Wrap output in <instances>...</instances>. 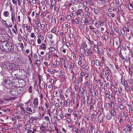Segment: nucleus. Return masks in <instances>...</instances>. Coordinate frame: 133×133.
<instances>
[{
	"mask_svg": "<svg viewBox=\"0 0 133 133\" xmlns=\"http://www.w3.org/2000/svg\"><path fill=\"white\" fill-rule=\"evenodd\" d=\"M8 42H2L0 45V49L2 50L5 52H7V50L8 49Z\"/></svg>",
	"mask_w": 133,
	"mask_h": 133,
	"instance_id": "obj_1",
	"label": "nucleus"
},
{
	"mask_svg": "<svg viewBox=\"0 0 133 133\" xmlns=\"http://www.w3.org/2000/svg\"><path fill=\"white\" fill-rule=\"evenodd\" d=\"M110 95H109V94L108 93H107L105 94V96L106 97L109 98V99H110Z\"/></svg>",
	"mask_w": 133,
	"mask_h": 133,
	"instance_id": "obj_49",
	"label": "nucleus"
},
{
	"mask_svg": "<svg viewBox=\"0 0 133 133\" xmlns=\"http://www.w3.org/2000/svg\"><path fill=\"white\" fill-rule=\"evenodd\" d=\"M98 54L99 56H101L102 55H103L104 53V51L103 49H101V50H98Z\"/></svg>",
	"mask_w": 133,
	"mask_h": 133,
	"instance_id": "obj_22",
	"label": "nucleus"
},
{
	"mask_svg": "<svg viewBox=\"0 0 133 133\" xmlns=\"http://www.w3.org/2000/svg\"><path fill=\"white\" fill-rule=\"evenodd\" d=\"M74 36V35L72 33H71V32H70V33L69 34V37L70 38H71V37H73Z\"/></svg>",
	"mask_w": 133,
	"mask_h": 133,
	"instance_id": "obj_57",
	"label": "nucleus"
},
{
	"mask_svg": "<svg viewBox=\"0 0 133 133\" xmlns=\"http://www.w3.org/2000/svg\"><path fill=\"white\" fill-rule=\"evenodd\" d=\"M16 117L18 119H21L22 118V117L19 115L16 116Z\"/></svg>",
	"mask_w": 133,
	"mask_h": 133,
	"instance_id": "obj_56",
	"label": "nucleus"
},
{
	"mask_svg": "<svg viewBox=\"0 0 133 133\" xmlns=\"http://www.w3.org/2000/svg\"><path fill=\"white\" fill-rule=\"evenodd\" d=\"M3 14L4 16L7 17L9 16V13L7 11H5L4 12Z\"/></svg>",
	"mask_w": 133,
	"mask_h": 133,
	"instance_id": "obj_25",
	"label": "nucleus"
},
{
	"mask_svg": "<svg viewBox=\"0 0 133 133\" xmlns=\"http://www.w3.org/2000/svg\"><path fill=\"white\" fill-rule=\"evenodd\" d=\"M8 49L7 50V52L12 51L14 50V44L10 42H8Z\"/></svg>",
	"mask_w": 133,
	"mask_h": 133,
	"instance_id": "obj_6",
	"label": "nucleus"
},
{
	"mask_svg": "<svg viewBox=\"0 0 133 133\" xmlns=\"http://www.w3.org/2000/svg\"><path fill=\"white\" fill-rule=\"evenodd\" d=\"M32 51H31L30 54H29V55L28 56V57L29 59L31 61V57H32Z\"/></svg>",
	"mask_w": 133,
	"mask_h": 133,
	"instance_id": "obj_46",
	"label": "nucleus"
},
{
	"mask_svg": "<svg viewBox=\"0 0 133 133\" xmlns=\"http://www.w3.org/2000/svg\"><path fill=\"white\" fill-rule=\"evenodd\" d=\"M75 23L76 24H78L79 23V20L77 18H75L74 20Z\"/></svg>",
	"mask_w": 133,
	"mask_h": 133,
	"instance_id": "obj_43",
	"label": "nucleus"
},
{
	"mask_svg": "<svg viewBox=\"0 0 133 133\" xmlns=\"http://www.w3.org/2000/svg\"><path fill=\"white\" fill-rule=\"evenodd\" d=\"M110 45L111 46H113L114 45V39L111 38L110 39Z\"/></svg>",
	"mask_w": 133,
	"mask_h": 133,
	"instance_id": "obj_31",
	"label": "nucleus"
},
{
	"mask_svg": "<svg viewBox=\"0 0 133 133\" xmlns=\"http://www.w3.org/2000/svg\"><path fill=\"white\" fill-rule=\"evenodd\" d=\"M110 112L111 113V115H112L114 117L116 116L117 114L116 111L113 109L111 110Z\"/></svg>",
	"mask_w": 133,
	"mask_h": 133,
	"instance_id": "obj_20",
	"label": "nucleus"
},
{
	"mask_svg": "<svg viewBox=\"0 0 133 133\" xmlns=\"http://www.w3.org/2000/svg\"><path fill=\"white\" fill-rule=\"evenodd\" d=\"M11 20L12 21V23H14V22L15 20V13L14 12H12L11 13Z\"/></svg>",
	"mask_w": 133,
	"mask_h": 133,
	"instance_id": "obj_15",
	"label": "nucleus"
},
{
	"mask_svg": "<svg viewBox=\"0 0 133 133\" xmlns=\"http://www.w3.org/2000/svg\"><path fill=\"white\" fill-rule=\"evenodd\" d=\"M93 12L95 13L96 14H97L98 13H99V11H98V10H97L95 9H94V10L93 11Z\"/></svg>",
	"mask_w": 133,
	"mask_h": 133,
	"instance_id": "obj_52",
	"label": "nucleus"
},
{
	"mask_svg": "<svg viewBox=\"0 0 133 133\" xmlns=\"http://www.w3.org/2000/svg\"><path fill=\"white\" fill-rule=\"evenodd\" d=\"M84 50L85 55L87 56L91 55L93 53L92 50L90 48H86L84 49Z\"/></svg>",
	"mask_w": 133,
	"mask_h": 133,
	"instance_id": "obj_7",
	"label": "nucleus"
},
{
	"mask_svg": "<svg viewBox=\"0 0 133 133\" xmlns=\"http://www.w3.org/2000/svg\"><path fill=\"white\" fill-rule=\"evenodd\" d=\"M108 11L109 12H111L112 11H116V9L114 7L111 6L110 8L108 9Z\"/></svg>",
	"mask_w": 133,
	"mask_h": 133,
	"instance_id": "obj_19",
	"label": "nucleus"
},
{
	"mask_svg": "<svg viewBox=\"0 0 133 133\" xmlns=\"http://www.w3.org/2000/svg\"><path fill=\"white\" fill-rule=\"evenodd\" d=\"M45 105L46 107V108L48 109L49 108V104L48 103L45 102Z\"/></svg>",
	"mask_w": 133,
	"mask_h": 133,
	"instance_id": "obj_60",
	"label": "nucleus"
},
{
	"mask_svg": "<svg viewBox=\"0 0 133 133\" xmlns=\"http://www.w3.org/2000/svg\"><path fill=\"white\" fill-rule=\"evenodd\" d=\"M93 47L94 50L96 52L98 51L99 49L98 45L96 44H94Z\"/></svg>",
	"mask_w": 133,
	"mask_h": 133,
	"instance_id": "obj_23",
	"label": "nucleus"
},
{
	"mask_svg": "<svg viewBox=\"0 0 133 133\" xmlns=\"http://www.w3.org/2000/svg\"><path fill=\"white\" fill-rule=\"evenodd\" d=\"M112 116L110 112H108L106 114V117L108 120H110L112 118Z\"/></svg>",
	"mask_w": 133,
	"mask_h": 133,
	"instance_id": "obj_13",
	"label": "nucleus"
},
{
	"mask_svg": "<svg viewBox=\"0 0 133 133\" xmlns=\"http://www.w3.org/2000/svg\"><path fill=\"white\" fill-rule=\"evenodd\" d=\"M85 130L84 128L83 127H82L81 128V130H80V133H83V130Z\"/></svg>",
	"mask_w": 133,
	"mask_h": 133,
	"instance_id": "obj_64",
	"label": "nucleus"
},
{
	"mask_svg": "<svg viewBox=\"0 0 133 133\" xmlns=\"http://www.w3.org/2000/svg\"><path fill=\"white\" fill-rule=\"evenodd\" d=\"M17 90L16 87L11 89L10 91V93L12 96H17L18 95Z\"/></svg>",
	"mask_w": 133,
	"mask_h": 133,
	"instance_id": "obj_5",
	"label": "nucleus"
},
{
	"mask_svg": "<svg viewBox=\"0 0 133 133\" xmlns=\"http://www.w3.org/2000/svg\"><path fill=\"white\" fill-rule=\"evenodd\" d=\"M129 109V113H132L133 112V109L132 107H129L128 108Z\"/></svg>",
	"mask_w": 133,
	"mask_h": 133,
	"instance_id": "obj_42",
	"label": "nucleus"
},
{
	"mask_svg": "<svg viewBox=\"0 0 133 133\" xmlns=\"http://www.w3.org/2000/svg\"><path fill=\"white\" fill-rule=\"evenodd\" d=\"M20 69H16L14 71H13L11 73L12 76L17 79H19L20 77V76L19 75L16 74V73L18 71L20 72Z\"/></svg>",
	"mask_w": 133,
	"mask_h": 133,
	"instance_id": "obj_4",
	"label": "nucleus"
},
{
	"mask_svg": "<svg viewBox=\"0 0 133 133\" xmlns=\"http://www.w3.org/2000/svg\"><path fill=\"white\" fill-rule=\"evenodd\" d=\"M94 62L95 64L98 66L101 65V63H102V64H103L99 60L97 59H96L95 60H93L92 61V62Z\"/></svg>",
	"mask_w": 133,
	"mask_h": 133,
	"instance_id": "obj_11",
	"label": "nucleus"
},
{
	"mask_svg": "<svg viewBox=\"0 0 133 133\" xmlns=\"http://www.w3.org/2000/svg\"><path fill=\"white\" fill-rule=\"evenodd\" d=\"M103 109L101 108V109H99V112H100V114L99 116L101 115V114H102L103 113Z\"/></svg>",
	"mask_w": 133,
	"mask_h": 133,
	"instance_id": "obj_55",
	"label": "nucleus"
},
{
	"mask_svg": "<svg viewBox=\"0 0 133 133\" xmlns=\"http://www.w3.org/2000/svg\"><path fill=\"white\" fill-rule=\"evenodd\" d=\"M119 107L121 110H124L125 108L124 105L123 104H120Z\"/></svg>",
	"mask_w": 133,
	"mask_h": 133,
	"instance_id": "obj_27",
	"label": "nucleus"
},
{
	"mask_svg": "<svg viewBox=\"0 0 133 133\" xmlns=\"http://www.w3.org/2000/svg\"><path fill=\"white\" fill-rule=\"evenodd\" d=\"M31 125L29 124H27L25 125L24 127L25 129L26 130H27L29 129H30L31 128Z\"/></svg>",
	"mask_w": 133,
	"mask_h": 133,
	"instance_id": "obj_26",
	"label": "nucleus"
},
{
	"mask_svg": "<svg viewBox=\"0 0 133 133\" xmlns=\"http://www.w3.org/2000/svg\"><path fill=\"white\" fill-rule=\"evenodd\" d=\"M88 41L89 42L90 44L91 45H94V44H94L93 41H91L89 39H88Z\"/></svg>",
	"mask_w": 133,
	"mask_h": 133,
	"instance_id": "obj_59",
	"label": "nucleus"
},
{
	"mask_svg": "<svg viewBox=\"0 0 133 133\" xmlns=\"http://www.w3.org/2000/svg\"><path fill=\"white\" fill-rule=\"evenodd\" d=\"M100 5L102 6H105L107 3V1L106 0H100Z\"/></svg>",
	"mask_w": 133,
	"mask_h": 133,
	"instance_id": "obj_17",
	"label": "nucleus"
},
{
	"mask_svg": "<svg viewBox=\"0 0 133 133\" xmlns=\"http://www.w3.org/2000/svg\"><path fill=\"white\" fill-rule=\"evenodd\" d=\"M38 99L37 98H35L34 99L33 101V104L34 106L35 107V108L36 109L37 108V107L38 105Z\"/></svg>",
	"mask_w": 133,
	"mask_h": 133,
	"instance_id": "obj_12",
	"label": "nucleus"
},
{
	"mask_svg": "<svg viewBox=\"0 0 133 133\" xmlns=\"http://www.w3.org/2000/svg\"><path fill=\"white\" fill-rule=\"evenodd\" d=\"M5 67L8 70H11L14 68L15 64L12 63L7 62L5 63Z\"/></svg>",
	"mask_w": 133,
	"mask_h": 133,
	"instance_id": "obj_3",
	"label": "nucleus"
},
{
	"mask_svg": "<svg viewBox=\"0 0 133 133\" xmlns=\"http://www.w3.org/2000/svg\"><path fill=\"white\" fill-rule=\"evenodd\" d=\"M125 127L127 128L129 131H131L132 129V127L131 125H130L129 124L126 125L125 126Z\"/></svg>",
	"mask_w": 133,
	"mask_h": 133,
	"instance_id": "obj_32",
	"label": "nucleus"
},
{
	"mask_svg": "<svg viewBox=\"0 0 133 133\" xmlns=\"http://www.w3.org/2000/svg\"><path fill=\"white\" fill-rule=\"evenodd\" d=\"M125 91L127 92H128L130 90V87L129 86L126 85L125 86Z\"/></svg>",
	"mask_w": 133,
	"mask_h": 133,
	"instance_id": "obj_29",
	"label": "nucleus"
},
{
	"mask_svg": "<svg viewBox=\"0 0 133 133\" xmlns=\"http://www.w3.org/2000/svg\"><path fill=\"white\" fill-rule=\"evenodd\" d=\"M128 6L130 10H133V3H131V2H130L129 4V5H128Z\"/></svg>",
	"mask_w": 133,
	"mask_h": 133,
	"instance_id": "obj_21",
	"label": "nucleus"
},
{
	"mask_svg": "<svg viewBox=\"0 0 133 133\" xmlns=\"http://www.w3.org/2000/svg\"><path fill=\"white\" fill-rule=\"evenodd\" d=\"M47 37L48 38H49L50 39H51L52 38L53 36L52 35V34H48L47 35Z\"/></svg>",
	"mask_w": 133,
	"mask_h": 133,
	"instance_id": "obj_44",
	"label": "nucleus"
},
{
	"mask_svg": "<svg viewBox=\"0 0 133 133\" xmlns=\"http://www.w3.org/2000/svg\"><path fill=\"white\" fill-rule=\"evenodd\" d=\"M38 109L40 112L44 110V108L42 106H39L38 108Z\"/></svg>",
	"mask_w": 133,
	"mask_h": 133,
	"instance_id": "obj_40",
	"label": "nucleus"
},
{
	"mask_svg": "<svg viewBox=\"0 0 133 133\" xmlns=\"http://www.w3.org/2000/svg\"><path fill=\"white\" fill-rule=\"evenodd\" d=\"M108 25L109 26L110 28H112V23L111 22H109L108 23Z\"/></svg>",
	"mask_w": 133,
	"mask_h": 133,
	"instance_id": "obj_63",
	"label": "nucleus"
},
{
	"mask_svg": "<svg viewBox=\"0 0 133 133\" xmlns=\"http://www.w3.org/2000/svg\"><path fill=\"white\" fill-rule=\"evenodd\" d=\"M122 77L121 79V83L124 86H125L128 85V83L127 81L125 80L123 78V76L121 74Z\"/></svg>",
	"mask_w": 133,
	"mask_h": 133,
	"instance_id": "obj_9",
	"label": "nucleus"
},
{
	"mask_svg": "<svg viewBox=\"0 0 133 133\" xmlns=\"http://www.w3.org/2000/svg\"><path fill=\"white\" fill-rule=\"evenodd\" d=\"M87 47V45L85 42H84L82 43L80 47V49H83V50H84V49H85Z\"/></svg>",
	"mask_w": 133,
	"mask_h": 133,
	"instance_id": "obj_14",
	"label": "nucleus"
},
{
	"mask_svg": "<svg viewBox=\"0 0 133 133\" xmlns=\"http://www.w3.org/2000/svg\"><path fill=\"white\" fill-rule=\"evenodd\" d=\"M83 76L80 75L79 76V81H80V82H82L83 81Z\"/></svg>",
	"mask_w": 133,
	"mask_h": 133,
	"instance_id": "obj_54",
	"label": "nucleus"
},
{
	"mask_svg": "<svg viewBox=\"0 0 133 133\" xmlns=\"http://www.w3.org/2000/svg\"><path fill=\"white\" fill-rule=\"evenodd\" d=\"M49 50L51 51H54L55 50V49L53 47H50L49 48Z\"/></svg>",
	"mask_w": 133,
	"mask_h": 133,
	"instance_id": "obj_50",
	"label": "nucleus"
},
{
	"mask_svg": "<svg viewBox=\"0 0 133 133\" xmlns=\"http://www.w3.org/2000/svg\"><path fill=\"white\" fill-rule=\"evenodd\" d=\"M92 85L91 82H90V83H88L87 85V87L88 89H89V88Z\"/></svg>",
	"mask_w": 133,
	"mask_h": 133,
	"instance_id": "obj_62",
	"label": "nucleus"
},
{
	"mask_svg": "<svg viewBox=\"0 0 133 133\" xmlns=\"http://www.w3.org/2000/svg\"><path fill=\"white\" fill-rule=\"evenodd\" d=\"M34 129H33V131H32L31 130L29 129L27 130V132L28 133H32L34 131Z\"/></svg>",
	"mask_w": 133,
	"mask_h": 133,
	"instance_id": "obj_47",
	"label": "nucleus"
},
{
	"mask_svg": "<svg viewBox=\"0 0 133 133\" xmlns=\"http://www.w3.org/2000/svg\"><path fill=\"white\" fill-rule=\"evenodd\" d=\"M16 125L18 127H21L22 126V124L21 123H19L17 124H16Z\"/></svg>",
	"mask_w": 133,
	"mask_h": 133,
	"instance_id": "obj_61",
	"label": "nucleus"
},
{
	"mask_svg": "<svg viewBox=\"0 0 133 133\" xmlns=\"http://www.w3.org/2000/svg\"><path fill=\"white\" fill-rule=\"evenodd\" d=\"M4 83L5 87L8 89L10 88L12 85L11 82L10 80L7 79H5Z\"/></svg>",
	"mask_w": 133,
	"mask_h": 133,
	"instance_id": "obj_2",
	"label": "nucleus"
},
{
	"mask_svg": "<svg viewBox=\"0 0 133 133\" xmlns=\"http://www.w3.org/2000/svg\"><path fill=\"white\" fill-rule=\"evenodd\" d=\"M105 69L106 71H108V72H111V71L110 70L108 66L105 68Z\"/></svg>",
	"mask_w": 133,
	"mask_h": 133,
	"instance_id": "obj_53",
	"label": "nucleus"
},
{
	"mask_svg": "<svg viewBox=\"0 0 133 133\" xmlns=\"http://www.w3.org/2000/svg\"><path fill=\"white\" fill-rule=\"evenodd\" d=\"M103 37L105 41H107L109 39L108 36L106 34H104L103 36Z\"/></svg>",
	"mask_w": 133,
	"mask_h": 133,
	"instance_id": "obj_30",
	"label": "nucleus"
},
{
	"mask_svg": "<svg viewBox=\"0 0 133 133\" xmlns=\"http://www.w3.org/2000/svg\"><path fill=\"white\" fill-rule=\"evenodd\" d=\"M44 119L46 120V122H49L50 121L49 117L48 116H45L44 117Z\"/></svg>",
	"mask_w": 133,
	"mask_h": 133,
	"instance_id": "obj_39",
	"label": "nucleus"
},
{
	"mask_svg": "<svg viewBox=\"0 0 133 133\" xmlns=\"http://www.w3.org/2000/svg\"><path fill=\"white\" fill-rule=\"evenodd\" d=\"M41 64V61L39 59H37L35 61L34 64L37 65H40Z\"/></svg>",
	"mask_w": 133,
	"mask_h": 133,
	"instance_id": "obj_28",
	"label": "nucleus"
},
{
	"mask_svg": "<svg viewBox=\"0 0 133 133\" xmlns=\"http://www.w3.org/2000/svg\"><path fill=\"white\" fill-rule=\"evenodd\" d=\"M18 94H20L23 91V89L22 88H17Z\"/></svg>",
	"mask_w": 133,
	"mask_h": 133,
	"instance_id": "obj_24",
	"label": "nucleus"
},
{
	"mask_svg": "<svg viewBox=\"0 0 133 133\" xmlns=\"http://www.w3.org/2000/svg\"><path fill=\"white\" fill-rule=\"evenodd\" d=\"M129 74L130 75V76H132V72L131 70L130 69V68L129 67Z\"/></svg>",
	"mask_w": 133,
	"mask_h": 133,
	"instance_id": "obj_58",
	"label": "nucleus"
},
{
	"mask_svg": "<svg viewBox=\"0 0 133 133\" xmlns=\"http://www.w3.org/2000/svg\"><path fill=\"white\" fill-rule=\"evenodd\" d=\"M89 4L91 6H94V2L90 0L89 1Z\"/></svg>",
	"mask_w": 133,
	"mask_h": 133,
	"instance_id": "obj_48",
	"label": "nucleus"
},
{
	"mask_svg": "<svg viewBox=\"0 0 133 133\" xmlns=\"http://www.w3.org/2000/svg\"><path fill=\"white\" fill-rule=\"evenodd\" d=\"M32 86H30L29 88V92L30 93H31L32 92Z\"/></svg>",
	"mask_w": 133,
	"mask_h": 133,
	"instance_id": "obj_51",
	"label": "nucleus"
},
{
	"mask_svg": "<svg viewBox=\"0 0 133 133\" xmlns=\"http://www.w3.org/2000/svg\"><path fill=\"white\" fill-rule=\"evenodd\" d=\"M25 110L28 111L29 112H32L33 113L35 112V109H33V110H32L31 109L28 107V106L26 107L25 108Z\"/></svg>",
	"mask_w": 133,
	"mask_h": 133,
	"instance_id": "obj_16",
	"label": "nucleus"
},
{
	"mask_svg": "<svg viewBox=\"0 0 133 133\" xmlns=\"http://www.w3.org/2000/svg\"><path fill=\"white\" fill-rule=\"evenodd\" d=\"M90 16V12H87V14H85V16L86 18L88 19L89 18Z\"/></svg>",
	"mask_w": 133,
	"mask_h": 133,
	"instance_id": "obj_35",
	"label": "nucleus"
},
{
	"mask_svg": "<svg viewBox=\"0 0 133 133\" xmlns=\"http://www.w3.org/2000/svg\"><path fill=\"white\" fill-rule=\"evenodd\" d=\"M83 10L82 9H80L78 10L77 12V15L78 16L81 15V16H83V15L82 14L83 12Z\"/></svg>",
	"mask_w": 133,
	"mask_h": 133,
	"instance_id": "obj_18",
	"label": "nucleus"
},
{
	"mask_svg": "<svg viewBox=\"0 0 133 133\" xmlns=\"http://www.w3.org/2000/svg\"><path fill=\"white\" fill-rule=\"evenodd\" d=\"M47 129L46 127L43 125L40 126V129L41 130L40 132L41 133H46L48 130Z\"/></svg>",
	"mask_w": 133,
	"mask_h": 133,
	"instance_id": "obj_8",
	"label": "nucleus"
},
{
	"mask_svg": "<svg viewBox=\"0 0 133 133\" xmlns=\"http://www.w3.org/2000/svg\"><path fill=\"white\" fill-rule=\"evenodd\" d=\"M38 119V118L36 116H32L30 118L29 122L30 123H32L35 121L37 120Z\"/></svg>",
	"mask_w": 133,
	"mask_h": 133,
	"instance_id": "obj_10",
	"label": "nucleus"
},
{
	"mask_svg": "<svg viewBox=\"0 0 133 133\" xmlns=\"http://www.w3.org/2000/svg\"><path fill=\"white\" fill-rule=\"evenodd\" d=\"M1 22L3 24L5 25L6 27H8V25L7 24L5 21L3 19L2 20Z\"/></svg>",
	"mask_w": 133,
	"mask_h": 133,
	"instance_id": "obj_36",
	"label": "nucleus"
},
{
	"mask_svg": "<svg viewBox=\"0 0 133 133\" xmlns=\"http://www.w3.org/2000/svg\"><path fill=\"white\" fill-rule=\"evenodd\" d=\"M41 87L40 86H39L38 88L37 89V91L39 94L41 93Z\"/></svg>",
	"mask_w": 133,
	"mask_h": 133,
	"instance_id": "obj_45",
	"label": "nucleus"
},
{
	"mask_svg": "<svg viewBox=\"0 0 133 133\" xmlns=\"http://www.w3.org/2000/svg\"><path fill=\"white\" fill-rule=\"evenodd\" d=\"M52 32L55 34L56 32V28L55 27H54L51 30Z\"/></svg>",
	"mask_w": 133,
	"mask_h": 133,
	"instance_id": "obj_41",
	"label": "nucleus"
},
{
	"mask_svg": "<svg viewBox=\"0 0 133 133\" xmlns=\"http://www.w3.org/2000/svg\"><path fill=\"white\" fill-rule=\"evenodd\" d=\"M89 128H90V131L92 132L93 131V129L94 128V127H93L92 126V124H90L89 126Z\"/></svg>",
	"mask_w": 133,
	"mask_h": 133,
	"instance_id": "obj_38",
	"label": "nucleus"
},
{
	"mask_svg": "<svg viewBox=\"0 0 133 133\" xmlns=\"http://www.w3.org/2000/svg\"><path fill=\"white\" fill-rule=\"evenodd\" d=\"M91 117L92 119H95L97 118V116L95 114H92L91 116Z\"/></svg>",
	"mask_w": 133,
	"mask_h": 133,
	"instance_id": "obj_33",
	"label": "nucleus"
},
{
	"mask_svg": "<svg viewBox=\"0 0 133 133\" xmlns=\"http://www.w3.org/2000/svg\"><path fill=\"white\" fill-rule=\"evenodd\" d=\"M41 48L44 50H45L46 49V47L45 45L44 44H42L40 46Z\"/></svg>",
	"mask_w": 133,
	"mask_h": 133,
	"instance_id": "obj_34",
	"label": "nucleus"
},
{
	"mask_svg": "<svg viewBox=\"0 0 133 133\" xmlns=\"http://www.w3.org/2000/svg\"><path fill=\"white\" fill-rule=\"evenodd\" d=\"M120 118H123L125 116V113L124 112H120Z\"/></svg>",
	"mask_w": 133,
	"mask_h": 133,
	"instance_id": "obj_37",
	"label": "nucleus"
}]
</instances>
